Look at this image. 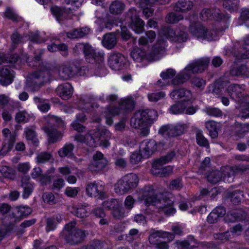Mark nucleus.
I'll list each match as a JSON object with an SVG mask.
<instances>
[{
    "instance_id": "obj_23",
    "label": "nucleus",
    "mask_w": 249,
    "mask_h": 249,
    "mask_svg": "<svg viewBox=\"0 0 249 249\" xmlns=\"http://www.w3.org/2000/svg\"><path fill=\"white\" fill-rule=\"evenodd\" d=\"M21 186L23 189V197L24 198H28L34 190L33 184L30 181V178L29 176H24L21 178Z\"/></svg>"
},
{
    "instance_id": "obj_57",
    "label": "nucleus",
    "mask_w": 249,
    "mask_h": 249,
    "mask_svg": "<svg viewBox=\"0 0 249 249\" xmlns=\"http://www.w3.org/2000/svg\"><path fill=\"white\" fill-rule=\"evenodd\" d=\"M183 187V184L180 178H177L172 180L169 185L170 190H180Z\"/></svg>"
},
{
    "instance_id": "obj_49",
    "label": "nucleus",
    "mask_w": 249,
    "mask_h": 249,
    "mask_svg": "<svg viewBox=\"0 0 249 249\" xmlns=\"http://www.w3.org/2000/svg\"><path fill=\"white\" fill-rule=\"evenodd\" d=\"M196 140L197 143L199 145L207 148L209 147V142L208 140L204 136L201 130L196 131Z\"/></svg>"
},
{
    "instance_id": "obj_42",
    "label": "nucleus",
    "mask_w": 249,
    "mask_h": 249,
    "mask_svg": "<svg viewBox=\"0 0 249 249\" xmlns=\"http://www.w3.org/2000/svg\"><path fill=\"white\" fill-rule=\"evenodd\" d=\"M247 105V107L242 109L241 111L237 115L238 119L244 120L249 117V94L244 96L243 102Z\"/></svg>"
},
{
    "instance_id": "obj_33",
    "label": "nucleus",
    "mask_w": 249,
    "mask_h": 249,
    "mask_svg": "<svg viewBox=\"0 0 249 249\" xmlns=\"http://www.w3.org/2000/svg\"><path fill=\"white\" fill-rule=\"evenodd\" d=\"M156 33L153 31H147L144 36H142L138 40L139 45L146 46L149 43H152L156 38Z\"/></svg>"
},
{
    "instance_id": "obj_27",
    "label": "nucleus",
    "mask_w": 249,
    "mask_h": 249,
    "mask_svg": "<svg viewBox=\"0 0 249 249\" xmlns=\"http://www.w3.org/2000/svg\"><path fill=\"white\" fill-rule=\"evenodd\" d=\"M117 37L115 34L110 33L105 34L102 41V45L107 49H112L116 45Z\"/></svg>"
},
{
    "instance_id": "obj_17",
    "label": "nucleus",
    "mask_w": 249,
    "mask_h": 249,
    "mask_svg": "<svg viewBox=\"0 0 249 249\" xmlns=\"http://www.w3.org/2000/svg\"><path fill=\"white\" fill-rule=\"evenodd\" d=\"M165 43L164 41H158L154 46L152 51L147 53V60L153 61L159 59L165 52Z\"/></svg>"
},
{
    "instance_id": "obj_48",
    "label": "nucleus",
    "mask_w": 249,
    "mask_h": 249,
    "mask_svg": "<svg viewBox=\"0 0 249 249\" xmlns=\"http://www.w3.org/2000/svg\"><path fill=\"white\" fill-rule=\"evenodd\" d=\"M235 131L237 136L243 137L249 132V124L237 123L235 125Z\"/></svg>"
},
{
    "instance_id": "obj_45",
    "label": "nucleus",
    "mask_w": 249,
    "mask_h": 249,
    "mask_svg": "<svg viewBox=\"0 0 249 249\" xmlns=\"http://www.w3.org/2000/svg\"><path fill=\"white\" fill-rule=\"evenodd\" d=\"M85 57L86 60L90 63H100L103 61V55L96 51L87 55Z\"/></svg>"
},
{
    "instance_id": "obj_51",
    "label": "nucleus",
    "mask_w": 249,
    "mask_h": 249,
    "mask_svg": "<svg viewBox=\"0 0 249 249\" xmlns=\"http://www.w3.org/2000/svg\"><path fill=\"white\" fill-rule=\"evenodd\" d=\"M183 18V17L182 15L171 12L167 15L165 20L167 23L174 24L177 23Z\"/></svg>"
},
{
    "instance_id": "obj_31",
    "label": "nucleus",
    "mask_w": 249,
    "mask_h": 249,
    "mask_svg": "<svg viewBox=\"0 0 249 249\" xmlns=\"http://www.w3.org/2000/svg\"><path fill=\"white\" fill-rule=\"evenodd\" d=\"M128 25L131 29L137 34L142 33L144 31V22L140 18L128 21Z\"/></svg>"
},
{
    "instance_id": "obj_11",
    "label": "nucleus",
    "mask_w": 249,
    "mask_h": 249,
    "mask_svg": "<svg viewBox=\"0 0 249 249\" xmlns=\"http://www.w3.org/2000/svg\"><path fill=\"white\" fill-rule=\"evenodd\" d=\"M187 128L184 124H178L175 125H165L161 126L159 133L164 136L176 137L182 134Z\"/></svg>"
},
{
    "instance_id": "obj_55",
    "label": "nucleus",
    "mask_w": 249,
    "mask_h": 249,
    "mask_svg": "<svg viewBox=\"0 0 249 249\" xmlns=\"http://www.w3.org/2000/svg\"><path fill=\"white\" fill-rule=\"evenodd\" d=\"M52 155L49 152H41L36 157V161L38 163H44L49 161Z\"/></svg>"
},
{
    "instance_id": "obj_14",
    "label": "nucleus",
    "mask_w": 249,
    "mask_h": 249,
    "mask_svg": "<svg viewBox=\"0 0 249 249\" xmlns=\"http://www.w3.org/2000/svg\"><path fill=\"white\" fill-rule=\"evenodd\" d=\"M157 149V144L154 140H144L140 143L139 152L142 153L143 158H148Z\"/></svg>"
},
{
    "instance_id": "obj_9",
    "label": "nucleus",
    "mask_w": 249,
    "mask_h": 249,
    "mask_svg": "<svg viewBox=\"0 0 249 249\" xmlns=\"http://www.w3.org/2000/svg\"><path fill=\"white\" fill-rule=\"evenodd\" d=\"M108 160L100 151H97L93 156V160L89 165V169L93 173L104 170L108 165Z\"/></svg>"
},
{
    "instance_id": "obj_5",
    "label": "nucleus",
    "mask_w": 249,
    "mask_h": 249,
    "mask_svg": "<svg viewBox=\"0 0 249 249\" xmlns=\"http://www.w3.org/2000/svg\"><path fill=\"white\" fill-rule=\"evenodd\" d=\"M139 182L137 176L134 174H127L118 181L115 185L116 193L122 195L135 188Z\"/></svg>"
},
{
    "instance_id": "obj_4",
    "label": "nucleus",
    "mask_w": 249,
    "mask_h": 249,
    "mask_svg": "<svg viewBox=\"0 0 249 249\" xmlns=\"http://www.w3.org/2000/svg\"><path fill=\"white\" fill-rule=\"evenodd\" d=\"M75 221H71L67 224L60 235L68 244L71 245H77L81 244L86 237V231L82 229L76 228Z\"/></svg>"
},
{
    "instance_id": "obj_50",
    "label": "nucleus",
    "mask_w": 249,
    "mask_h": 249,
    "mask_svg": "<svg viewBox=\"0 0 249 249\" xmlns=\"http://www.w3.org/2000/svg\"><path fill=\"white\" fill-rule=\"evenodd\" d=\"M229 18V17L224 15L219 8H215L212 9V19L217 21L223 20L227 21Z\"/></svg>"
},
{
    "instance_id": "obj_15",
    "label": "nucleus",
    "mask_w": 249,
    "mask_h": 249,
    "mask_svg": "<svg viewBox=\"0 0 249 249\" xmlns=\"http://www.w3.org/2000/svg\"><path fill=\"white\" fill-rule=\"evenodd\" d=\"M226 90L231 98L236 102L241 103L243 102L244 89L242 85L237 84H232L229 85Z\"/></svg>"
},
{
    "instance_id": "obj_16",
    "label": "nucleus",
    "mask_w": 249,
    "mask_h": 249,
    "mask_svg": "<svg viewBox=\"0 0 249 249\" xmlns=\"http://www.w3.org/2000/svg\"><path fill=\"white\" fill-rule=\"evenodd\" d=\"M50 72L46 69L35 71L31 76L32 83L38 87L49 81Z\"/></svg>"
},
{
    "instance_id": "obj_29",
    "label": "nucleus",
    "mask_w": 249,
    "mask_h": 249,
    "mask_svg": "<svg viewBox=\"0 0 249 249\" xmlns=\"http://www.w3.org/2000/svg\"><path fill=\"white\" fill-rule=\"evenodd\" d=\"M24 133L27 141L36 146L38 145L39 141L37 138L34 126H31L26 127L24 129Z\"/></svg>"
},
{
    "instance_id": "obj_18",
    "label": "nucleus",
    "mask_w": 249,
    "mask_h": 249,
    "mask_svg": "<svg viewBox=\"0 0 249 249\" xmlns=\"http://www.w3.org/2000/svg\"><path fill=\"white\" fill-rule=\"evenodd\" d=\"M160 238H167L169 241H172L175 238V235L171 232L161 231H154L149 236V241L151 244H158Z\"/></svg>"
},
{
    "instance_id": "obj_40",
    "label": "nucleus",
    "mask_w": 249,
    "mask_h": 249,
    "mask_svg": "<svg viewBox=\"0 0 249 249\" xmlns=\"http://www.w3.org/2000/svg\"><path fill=\"white\" fill-rule=\"evenodd\" d=\"M86 193L90 197H96L98 196H101L102 191L99 189L96 184L89 183L87 184Z\"/></svg>"
},
{
    "instance_id": "obj_6",
    "label": "nucleus",
    "mask_w": 249,
    "mask_h": 249,
    "mask_svg": "<svg viewBox=\"0 0 249 249\" xmlns=\"http://www.w3.org/2000/svg\"><path fill=\"white\" fill-rule=\"evenodd\" d=\"M65 3L71 5V7L61 8L56 6H52L51 8V12L54 15L57 20L60 22L65 18L66 14L72 13L73 10L78 8L81 5V2L79 0H65Z\"/></svg>"
},
{
    "instance_id": "obj_24",
    "label": "nucleus",
    "mask_w": 249,
    "mask_h": 249,
    "mask_svg": "<svg viewBox=\"0 0 249 249\" xmlns=\"http://www.w3.org/2000/svg\"><path fill=\"white\" fill-rule=\"evenodd\" d=\"M13 71L5 67L0 69V83L3 86L11 84L14 78Z\"/></svg>"
},
{
    "instance_id": "obj_26",
    "label": "nucleus",
    "mask_w": 249,
    "mask_h": 249,
    "mask_svg": "<svg viewBox=\"0 0 249 249\" xmlns=\"http://www.w3.org/2000/svg\"><path fill=\"white\" fill-rule=\"evenodd\" d=\"M194 3L191 0H178L174 7L176 12H187L193 9Z\"/></svg>"
},
{
    "instance_id": "obj_41",
    "label": "nucleus",
    "mask_w": 249,
    "mask_h": 249,
    "mask_svg": "<svg viewBox=\"0 0 249 249\" xmlns=\"http://www.w3.org/2000/svg\"><path fill=\"white\" fill-rule=\"evenodd\" d=\"M147 53L139 48L134 49L131 53V56L136 62H140L144 58L147 60Z\"/></svg>"
},
{
    "instance_id": "obj_43",
    "label": "nucleus",
    "mask_w": 249,
    "mask_h": 249,
    "mask_svg": "<svg viewBox=\"0 0 249 249\" xmlns=\"http://www.w3.org/2000/svg\"><path fill=\"white\" fill-rule=\"evenodd\" d=\"M74 145L72 143H66L58 151V154L61 157H70L73 155Z\"/></svg>"
},
{
    "instance_id": "obj_62",
    "label": "nucleus",
    "mask_w": 249,
    "mask_h": 249,
    "mask_svg": "<svg viewBox=\"0 0 249 249\" xmlns=\"http://www.w3.org/2000/svg\"><path fill=\"white\" fill-rule=\"evenodd\" d=\"M73 213L78 217L83 218L88 216V213L85 207H80L74 210Z\"/></svg>"
},
{
    "instance_id": "obj_47",
    "label": "nucleus",
    "mask_w": 249,
    "mask_h": 249,
    "mask_svg": "<svg viewBox=\"0 0 249 249\" xmlns=\"http://www.w3.org/2000/svg\"><path fill=\"white\" fill-rule=\"evenodd\" d=\"M15 136H11L10 139H5L4 140V144L3 145L0 152L2 154H4L10 151L13 148L14 143L15 142Z\"/></svg>"
},
{
    "instance_id": "obj_7",
    "label": "nucleus",
    "mask_w": 249,
    "mask_h": 249,
    "mask_svg": "<svg viewBox=\"0 0 249 249\" xmlns=\"http://www.w3.org/2000/svg\"><path fill=\"white\" fill-rule=\"evenodd\" d=\"M229 76L231 77L246 78L249 77V70L246 65H232L228 72H226L222 77L223 82H230V79Z\"/></svg>"
},
{
    "instance_id": "obj_3",
    "label": "nucleus",
    "mask_w": 249,
    "mask_h": 249,
    "mask_svg": "<svg viewBox=\"0 0 249 249\" xmlns=\"http://www.w3.org/2000/svg\"><path fill=\"white\" fill-rule=\"evenodd\" d=\"M209 62V58H204L189 64L172 80V84L174 85L183 84L190 78L192 74L203 71L208 67Z\"/></svg>"
},
{
    "instance_id": "obj_19",
    "label": "nucleus",
    "mask_w": 249,
    "mask_h": 249,
    "mask_svg": "<svg viewBox=\"0 0 249 249\" xmlns=\"http://www.w3.org/2000/svg\"><path fill=\"white\" fill-rule=\"evenodd\" d=\"M164 163L155 161L152 164V173L160 177H165L172 172V168L170 166L163 167Z\"/></svg>"
},
{
    "instance_id": "obj_60",
    "label": "nucleus",
    "mask_w": 249,
    "mask_h": 249,
    "mask_svg": "<svg viewBox=\"0 0 249 249\" xmlns=\"http://www.w3.org/2000/svg\"><path fill=\"white\" fill-rule=\"evenodd\" d=\"M112 213L113 217L117 219H121L125 215V210L124 208H114Z\"/></svg>"
},
{
    "instance_id": "obj_44",
    "label": "nucleus",
    "mask_w": 249,
    "mask_h": 249,
    "mask_svg": "<svg viewBox=\"0 0 249 249\" xmlns=\"http://www.w3.org/2000/svg\"><path fill=\"white\" fill-rule=\"evenodd\" d=\"M207 179L210 183L216 184L222 179V172L218 170L212 171L207 175Z\"/></svg>"
},
{
    "instance_id": "obj_28",
    "label": "nucleus",
    "mask_w": 249,
    "mask_h": 249,
    "mask_svg": "<svg viewBox=\"0 0 249 249\" xmlns=\"http://www.w3.org/2000/svg\"><path fill=\"white\" fill-rule=\"evenodd\" d=\"M122 113L131 112L134 108L135 103L132 98L128 97L122 99L119 102Z\"/></svg>"
},
{
    "instance_id": "obj_37",
    "label": "nucleus",
    "mask_w": 249,
    "mask_h": 249,
    "mask_svg": "<svg viewBox=\"0 0 249 249\" xmlns=\"http://www.w3.org/2000/svg\"><path fill=\"white\" fill-rule=\"evenodd\" d=\"M33 100L38 109L41 112H47L50 109V104L45 99L35 96Z\"/></svg>"
},
{
    "instance_id": "obj_39",
    "label": "nucleus",
    "mask_w": 249,
    "mask_h": 249,
    "mask_svg": "<svg viewBox=\"0 0 249 249\" xmlns=\"http://www.w3.org/2000/svg\"><path fill=\"white\" fill-rule=\"evenodd\" d=\"M124 7L125 5L122 1L115 0L110 5L109 11L112 14H120L124 10Z\"/></svg>"
},
{
    "instance_id": "obj_35",
    "label": "nucleus",
    "mask_w": 249,
    "mask_h": 249,
    "mask_svg": "<svg viewBox=\"0 0 249 249\" xmlns=\"http://www.w3.org/2000/svg\"><path fill=\"white\" fill-rule=\"evenodd\" d=\"M43 129L47 133L49 137V141L52 143L57 142L62 137L61 133L57 131L56 128H50L48 126H44Z\"/></svg>"
},
{
    "instance_id": "obj_25",
    "label": "nucleus",
    "mask_w": 249,
    "mask_h": 249,
    "mask_svg": "<svg viewBox=\"0 0 249 249\" xmlns=\"http://www.w3.org/2000/svg\"><path fill=\"white\" fill-rule=\"evenodd\" d=\"M95 136L100 141L101 145L104 147H107L110 145L109 140L111 138V135L108 130L103 129L96 132Z\"/></svg>"
},
{
    "instance_id": "obj_63",
    "label": "nucleus",
    "mask_w": 249,
    "mask_h": 249,
    "mask_svg": "<svg viewBox=\"0 0 249 249\" xmlns=\"http://www.w3.org/2000/svg\"><path fill=\"white\" fill-rule=\"evenodd\" d=\"M164 96V93L162 91H160L158 92L149 93L148 94V98L150 101L156 102L161 98H163Z\"/></svg>"
},
{
    "instance_id": "obj_46",
    "label": "nucleus",
    "mask_w": 249,
    "mask_h": 249,
    "mask_svg": "<svg viewBox=\"0 0 249 249\" xmlns=\"http://www.w3.org/2000/svg\"><path fill=\"white\" fill-rule=\"evenodd\" d=\"M221 172L222 174V179L224 181L228 182H230L233 179V177L235 176L236 173L234 168L231 167H226Z\"/></svg>"
},
{
    "instance_id": "obj_30",
    "label": "nucleus",
    "mask_w": 249,
    "mask_h": 249,
    "mask_svg": "<svg viewBox=\"0 0 249 249\" xmlns=\"http://www.w3.org/2000/svg\"><path fill=\"white\" fill-rule=\"evenodd\" d=\"M190 31L197 37L201 38L204 36L205 29L200 22H194L190 24Z\"/></svg>"
},
{
    "instance_id": "obj_32",
    "label": "nucleus",
    "mask_w": 249,
    "mask_h": 249,
    "mask_svg": "<svg viewBox=\"0 0 249 249\" xmlns=\"http://www.w3.org/2000/svg\"><path fill=\"white\" fill-rule=\"evenodd\" d=\"M90 32V29L87 27H83L74 29L72 31L67 33V36L71 38H77L83 37L88 35Z\"/></svg>"
},
{
    "instance_id": "obj_10",
    "label": "nucleus",
    "mask_w": 249,
    "mask_h": 249,
    "mask_svg": "<svg viewBox=\"0 0 249 249\" xmlns=\"http://www.w3.org/2000/svg\"><path fill=\"white\" fill-rule=\"evenodd\" d=\"M224 220L226 223H234L237 221H247L249 222V214L243 209H232L229 211Z\"/></svg>"
},
{
    "instance_id": "obj_38",
    "label": "nucleus",
    "mask_w": 249,
    "mask_h": 249,
    "mask_svg": "<svg viewBox=\"0 0 249 249\" xmlns=\"http://www.w3.org/2000/svg\"><path fill=\"white\" fill-rule=\"evenodd\" d=\"M206 128L209 131L210 136L212 139L216 138L218 137L217 123L214 121H209L205 123Z\"/></svg>"
},
{
    "instance_id": "obj_34",
    "label": "nucleus",
    "mask_w": 249,
    "mask_h": 249,
    "mask_svg": "<svg viewBox=\"0 0 249 249\" xmlns=\"http://www.w3.org/2000/svg\"><path fill=\"white\" fill-rule=\"evenodd\" d=\"M74 139L80 142L84 143L90 147H92L95 145V139L89 133H88L85 136L81 134L76 135L75 136Z\"/></svg>"
},
{
    "instance_id": "obj_22",
    "label": "nucleus",
    "mask_w": 249,
    "mask_h": 249,
    "mask_svg": "<svg viewBox=\"0 0 249 249\" xmlns=\"http://www.w3.org/2000/svg\"><path fill=\"white\" fill-rule=\"evenodd\" d=\"M170 96L173 100L182 99L183 101H190L192 97L191 91L184 88L174 90Z\"/></svg>"
},
{
    "instance_id": "obj_2",
    "label": "nucleus",
    "mask_w": 249,
    "mask_h": 249,
    "mask_svg": "<svg viewBox=\"0 0 249 249\" xmlns=\"http://www.w3.org/2000/svg\"><path fill=\"white\" fill-rule=\"evenodd\" d=\"M157 117L158 113L155 110H140L136 111L132 117L131 124L135 128L140 129L141 134L145 136L149 133L148 127Z\"/></svg>"
},
{
    "instance_id": "obj_56",
    "label": "nucleus",
    "mask_w": 249,
    "mask_h": 249,
    "mask_svg": "<svg viewBox=\"0 0 249 249\" xmlns=\"http://www.w3.org/2000/svg\"><path fill=\"white\" fill-rule=\"evenodd\" d=\"M121 113H122V111L120 107L109 106L106 108L104 111V114H107L110 116L118 115Z\"/></svg>"
},
{
    "instance_id": "obj_13",
    "label": "nucleus",
    "mask_w": 249,
    "mask_h": 249,
    "mask_svg": "<svg viewBox=\"0 0 249 249\" xmlns=\"http://www.w3.org/2000/svg\"><path fill=\"white\" fill-rule=\"evenodd\" d=\"M126 60L124 55L120 53H113L108 58V64L112 70L119 71L122 69L126 63Z\"/></svg>"
},
{
    "instance_id": "obj_61",
    "label": "nucleus",
    "mask_w": 249,
    "mask_h": 249,
    "mask_svg": "<svg viewBox=\"0 0 249 249\" xmlns=\"http://www.w3.org/2000/svg\"><path fill=\"white\" fill-rule=\"evenodd\" d=\"M139 18L138 13L136 10L134 8H130L125 13V19L128 22V21L132 20V19H135Z\"/></svg>"
},
{
    "instance_id": "obj_20",
    "label": "nucleus",
    "mask_w": 249,
    "mask_h": 249,
    "mask_svg": "<svg viewBox=\"0 0 249 249\" xmlns=\"http://www.w3.org/2000/svg\"><path fill=\"white\" fill-rule=\"evenodd\" d=\"M236 46H234L233 55L237 59L249 58V35L245 38L242 47L237 53L235 52Z\"/></svg>"
},
{
    "instance_id": "obj_21",
    "label": "nucleus",
    "mask_w": 249,
    "mask_h": 249,
    "mask_svg": "<svg viewBox=\"0 0 249 249\" xmlns=\"http://www.w3.org/2000/svg\"><path fill=\"white\" fill-rule=\"evenodd\" d=\"M56 92L63 100L69 99L72 94V88L71 84L66 83L57 87Z\"/></svg>"
},
{
    "instance_id": "obj_64",
    "label": "nucleus",
    "mask_w": 249,
    "mask_h": 249,
    "mask_svg": "<svg viewBox=\"0 0 249 249\" xmlns=\"http://www.w3.org/2000/svg\"><path fill=\"white\" fill-rule=\"evenodd\" d=\"M142 158V153L135 151L130 156V161L133 164H136L141 161Z\"/></svg>"
},
{
    "instance_id": "obj_36",
    "label": "nucleus",
    "mask_w": 249,
    "mask_h": 249,
    "mask_svg": "<svg viewBox=\"0 0 249 249\" xmlns=\"http://www.w3.org/2000/svg\"><path fill=\"white\" fill-rule=\"evenodd\" d=\"M46 120L47 124L45 126H48L50 128H55V127H60L63 125V121L56 116L49 115L46 118Z\"/></svg>"
},
{
    "instance_id": "obj_12",
    "label": "nucleus",
    "mask_w": 249,
    "mask_h": 249,
    "mask_svg": "<svg viewBox=\"0 0 249 249\" xmlns=\"http://www.w3.org/2000/svg\"><path fill=\"white\" fill-rule=\"evenodd\" d=\"M160 33L161 35L172 41L183 42L187 39V34L185 33L180 32L179 33L177 34L172 28L169 26L162 27Z\"/></svg>"
},
{
    "instance_id": "obj_52",
    "label": "nucleus",
    "mask_w": 249,
    "mask_h": 249,
    "mask_svg": "<svg viewBox=\"0 0 249 249\" xmlns=\"http://www.w3.org/2000/svg\"><path fill=\"white\" fill-rule=\"evenodd\" d=\"M243 197L242 191L236 190L233 192L231 196V199L232 203L234 205L238 204L240 203Z\"/></svg>"
},
{
    "instance_id": "obj_58",
    "label": "nucleus",
    "mask_w": 249,
    "mask_h": 249,
    "mask_svg": "<svg viewBox=\"0 0 249 249\" xmlns=\"http://www.w3.org/2000/svg\"><path fill=\"white\" fill-rule=\"evenodd\" d=\"M176 153L175 151H172L168 153L165 156L156 160L155 161L166 164L171 161L173 158L175 156Z\"/></svg>"
},
{
    "instance_id": "obj_54",
    "label": "nucleus",
    "mask_w": 249,
    "mask_h": 249,
    "mask_svg": "<svg viewBox=\"0 0 249 249\" xmlns=\"http://www.w3.org/2000/svg\"><path fill=\"white\" fill-rule=\"evenodd\" d=\"M185 108V106L182 103L178 102L171 107L170 111L174 114H180L184 111Z\"/></svg>"
},
{
    "instance_id": "obj_59",
    "label": "nucleus",
    "mask_w": 249,
    "mask_h": 249,
    "mask_svg": "<svg viewBox=\"0 0 249 249\" xmlns=\"http://www.w3.org/2000/svg\"><path fill=\"white\" fill-rule=\"evenodd\" d=\"M217 36V31L214 29L207 31L205 30L204 32V36L202 38L207 39L209 41L215 40Z\"/></svg>"
},
{
    "instance_id": "obj_1",
    "label": "nucleus",
    "mask_w": 249,
    "mask_h": 249,
    "mask_svg": "<svg viewBox=\"0 0 249 249\" xmlns=\"http://www.w3.org/2000/svg\"><path fill=\"white\" fill-rule=\"evenodd\" d=\"M142 197L147 206H153L162 210L166 214L175 212V209L173 207L175 197L169 192L157 195L151 186H147L142 189Z\"/></svg>"
},
{
    "instance_id": "obj_53",
    "label": "nucleus",
    "mask_w": 249,
    "mask_h": 249,
    "mask_svg": "<svg viewBox=\"0 0 249 249\" xmlns=\"http://www.w3.org/2000/svg\"><path fill=\"white\" fill-rule=\"evenodd\" d=\"M205 112H206L208 115L211 116H213L215 117H221L222 116V111L216 107H206L204 109Z\"/></svg>"
},
{
    "instance_id": "obj_8",
    "label": "nucleus",
    "mask_w": 249,
    "mask_h": 249,
    "mask_svg": "<svg viewBox=\"0 0 249 249\" xmlns=\"http://www.w3.org/2000/svg\"><path fill=\"white\" fill-rule=\"evenodd\" d=\"M74 60L67 63H64L55 68L59 77L64 80H66L76 75L77 69Z\"/></svg>"
}]
</instances>
